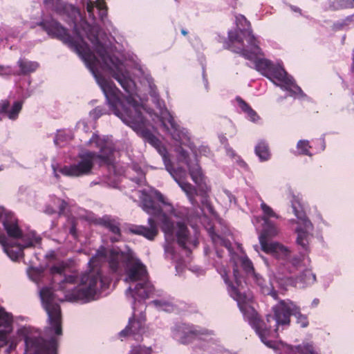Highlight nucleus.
I'll return each instance as SVG.
<instances>
[{
    "label": "nucleus",
    "mask_w": 354,
    "mask_h": 354,
    "mask_svg": "<svg viewBox=\"0 0 354 354\" xmlns=\"http://www.w3.org/2000/svg\"><path fill=\"white\" fill-rule=\"evenodd\" d=\"M128 354H151V349L150 347L138 345L132 346Z\"/></svg>",
    "instance_id": "32"
},
{
    "label": "nucleus",
    "mask_w": 354,
    "mask_h": 354,
    "mask_svg": "<svg viewBox=\"0 0 354 354\" xmlns=\"http://www.w3.org/2000/svg\"><path fill=\"white\" fill-rule=\"evenodd\" d=\"M261 291L265 295H271L275 299L277 298V291L274 290L272 286L271 287H269V286L263 287L262 286Z\"/></svg>",
    "instance_id": "34"
},
{
    "label": "nucleus",
    "mask_w": 354,
    "mask_h": 354,
    "mask_svg": "<svg viewBox=\"0 0 354 354\" xmlns=\"http://www.w3.org/2000/svg\"><path fill=\"white\" fill-rule=\"evenodd\" d=\"M292 264H293L294 266H296V265L297 264V259H294L292 260Z\"/></svg>",
    "instance_id": "49"
},
{
    "label": "nucleus",
    "mask_w": 354,
    "mask_h": 354,
    "mask_svg": "<svg viewBox=\"0 0 354 354\" xmlns=\"http://www.w3.org/2000/svg\"><path fill=\"white\" fill-rule=\"evenodd\" d=\"M0 221L8 235L12 239L2 241L3 250L11 260L17 261L21 257L24 249L40 244L41 239L39 235L33 230L22 233L15 218L3 208H0Z\"/></svg>",
    "instance_id": "8"
},
{
    "label": "nucleus",
    "mask_w": 354,
    "mask_h": 354,
    "mask_svg": "<svg viewBox=\"0 0 354 354\" xmlns=\"http://www.w3.org/2000/svg\"><path fill=\"white\" fill-rule=\"evenodd\" d=\"M64 9L68 12L70 11L71 13L70 15V17H71L73 22L77 21L78 19L81 18L80 10L74 7L72 5L65 6Z\"/></svg>",
    "instance_id": "33"
},
{
    "label": "nucleus",
    "mask_w": 354,
    "mask_h": 354,
    "mask_svg": "<svg viewBox=\"0 0 354 354\" xmlns=\"http://www.w3.org/2000/svg\"><path fill=\"white\" fill-rule=\"evenodd\" d=\"M273 315L266 317V323L262 322L259 317V327L263 331L267 339L274 340L277 337V333L290 322V315H294L297 323L301 327H306L308 324L307 317L300 313V308L289 299L280 300L272 307Z\"/></svg>",
    "instance_id": "9"
},
{
    "label": "nucleus",
    "mask_w": 354,
    "mask_h": 354,
    "mask_svg": "<svg viewBox=\"0 0 354 354\" xmlns=\"http://www.w3.org/2000/svg\"><path fill=\"white\" fill-rule=\"evenodd\" d=\"M149 227L143 225H135L129 228L131 232L142 235L149 240H153L158 234L156 224L152 218L148 219Z\"/></svg>",
    "instance_id": "20"
},
{
    "label": "nucleus",
    "mask_w": 354,
    "mask_h": 354,
    "mask_svg": "<svg viewBox=\"0 0 354 354\" xmlns=\"http://www.w3.org/2000/svg\"><path fill=\"white\" fill-rule=\"evenodd\" d=\"M237 102L241 110L246 114L248 120L253 122H256L259 120L257 113L243 100L237 98Z\"/></svg>",
    "instance_id": "24"
},
{
    "label": "nucleus",
    "mask_w": 354,
    "mask_h": 354,
    "mask_svg": "<svg viewBox=\"0 0 354 354\" xmlns=\"http://www.w3.org/2000/svg\"><path fill=\"white\" fill-rule=\"evenodd\" d=\"M354 0H330L328 8L338 10L343 8L353 7Z\"/></svg>",
    "instance_id": "28"
},
{
    "label": "nucleus",
    "mask_w": 354,
    "mask_h": 354,
    "mask_svg": "<svg viewBox=\"0 0 354 354\" xmlns=\"http://www.w3.org/2000/svg\"><path fill=\"white\" fill-rule=\"evenodd\" d=\"M44 1L46 5L56 8L59 0H44Z\"/></svg>",
    "instance_id": "37"
},
{
    "label": "nucleus",
    "mask_w": 354,
    "mask_h": 354,
    "mask_svg": "<svg viewBox=\"0 0 354 354\" xmlns=\"http://www.w3.org/2000/svg\"><path fill=\"white\" fill-rule=\"evenodd\" d=\"M259 218H256L255 219L252 220V223L255 225V223L257 222H259Z\"/></svg>",
    "instance_id": "48"
},
{
    "label": "nucleus",
    "mask_w": 354,
    "mask_h": 354,
    "mask_svg": "<svg viewBox=\"0 0 354 354\" xmlns=\"http://www.w3.org/2000/svg\"><path fill=\"white\" fill-rule=\"evenodd\" d=\"M73 134L69 130L58 131L54 140L55 144L57 146L62 147L68 141L72 140Z\"/></svg>",
    "instance_id": "25"
},
{
    "label": "nucleus",
    "mask_w": 354,
    "mask_h": 354,
    "mask_svg": "<svg viewBox=\"0 0 354 354\" xmlns=\"http://www.w3.org/2000/svg\"><path fill=\"white\" fill-rule=\"evenodd\" d=\"M103 114H104V109L100 106L96 107L90 112V116L95 120L99 118Z\"/></svg>",
    "instance_id": "35"
},
{
    "label": "nucleus",
    "mask_w": 354,
    "mask_h": 354,
    "mask_svg": "<svg viewBox=\"0 0 354 354\" xmlns=\"http://www.w3.org/2000/svg\"><path fill=\"white\" fill-rule=\"evenodd\" d=\"M315 218V221H317L318 223H322L325 224V221H324L322 214L319 212H317L316 213Z\"/></svg>",
    "instance_id": "38"
},
{
    "label": "nucleus",
    "mask_w": 354,
    "mask_h": 354,
    "mask_svg": "<svg viewBox=\"0 0 354 354\" xmlns=\"http://www.w3.org/2000/svg\"><path fill=\"white\" fill-rule=\"evenodd\" d=\"M182 33L185 35L187 34V32L184 30H182Z\"/></svg>",
    "instance_id": "52"
},
{
    "label": "nucleus",
    "mask_w": 354,
    "mask_h": 354,
    "mask_svg": "<svg viewBox=\"0 0 354 354\" xmlns=\"http://www.w3.org/2000/svg\"><path fill=\"white\" fill-rule=\"evenodd\" d=\"M152 304L160 310L171 312L174 309V307L171 302L163 299L154 300L152 301Z\"/></svg>",
    "instance_id": "29"
},
{
    "label": "nucleus",
    "mask_w": 354,
    "mask_h": 354,
    "mask_svg": "<svg viewBox=\"0 0 354 354\" xmlns=\"http://www.w3.org/2000/svg\"><path fill=\"white\" fill-rule=\"evenodd\" d=\"M84 122H79V126H80L81 124H84Z\"/></svg>",
    "instance_id": "55"
},
{
    "label": "nucleus",
    "mask_w": 354,
    "mask_h": 354,
    "mask_svg": "<svg viewBox=\"0 0 354 354\" xmlns=\"http://www.w3.org/2000/svg\"><path fill=\"white\" fill-rule=\"evenodd\" d=\"M12 74V68L10 66L0 64V76H9Z\"/></svg>",
    "instance_id": "36"
},
{
    "label": "nucleus",
    "mask_w": 354,
    "mask_h": 354,
    "mask_svg": "<svg viewBox=\"0 0 354 354\" xmlns=\"http://www.w3.org/2000/svg\"><path fill=\"white\" fill-rule=\"evenodd\" d=\"M255 153L261 161H266L270 157L268 144L265 141H259L255 147Z\"/></svg>",
    "instance_id": "23"
},
{
    "label": "nucleus",
    "mask_w": 354,
    "mask_h": 354,
    "mask_svg": "<svg viewBox=\"0 0 354 354\" xmlns=\"http://www.w3.org/2000/svg\"><path fill=\"white\" fill-rule=\"evenodd\" d=\"M239 164L241 167H245L246 166V164L241 160H239Z\"/></svg>",
    "instance_id": "45"
},
{
    "label": "nucleus",
    "mask_w": 354,
    "mask_h": 354,
    "mask_svg": "<svg viewBox=\"0 0 354 354\" xmlns=\"http://www.w3.org/2000/svg\"><path fill=\"white\" fill-rule=\"evenodd\" d=\"M104 263H108L113 272L120 271L125 267L124 281L129 284L126 296L133 301V313L119 336L122 340L125 337H132L138 341L146 332L145 315L142 307L140 310H136V302L141 303L149 298L154 288L147 280L145 266L134 257L127 245L122 248L101 246L88 263L90 269L81 274L78 285L73 288L71 286L76 283L77 278L69 273L68 264L62 261L52 266L50 274L55 286L53 291L48 288L50 302L57 304V301H59L84 304L97 299L111 283L110 279L104 277L98 268Z\"/></svg>",
    "instance_id": "2"
},
{
    "label": "nucleus",
    "mask_w": 354,
    "mask_h": 354,
    "mask_svg": "<svg viewBox=\"0 0 354 354\" xmlns=\"http://www.w3.org/2000/svg\"><path fill=\"white\" fill-rule=\"evenodd\" d=\"M22 106L23 101L17 100L11 104L8 100H3L0 102V114L9 120H15L18 118Z\"/></svg>",
    "instance_id": "18"
},
{
    "label": "nucleus",
    "mask_w": 354,
    "mask_h": 354,
    "mask_svg": "<svg viewBox=\"0 0 354 354\" xmlns=\"http://www.w3.org/2000/svg\"><path fill=\"white\" fill-rule=\"evenodd\" d=\"M46 257L47 258H54L55 257V252L54 251H50L46 254Z\"/></svg>",
    "instance_id": "41"
},
{
    "label": "nucleus",
    "mask_w": 354,
    "mask_h": 354,
    "mask_svg": "<svg viewBox=\"0 0 354 354\" xmlns=\"http://www.w3.org/2000/svg\"><path fill=\"white\" fill-rule=\"evenodd\" d=\"M313 304H315V305H317L318 304V300H314L313 301Z\"/></svg>",
    "instance_id": "51"
},
{
    "label": "nucleus",
    "mask_w": 354,
    "mask_h": 354,
    "mask_svg": "<svg viewBox=\"0 0 354 354\" xmlns=\"http://www.w3.org/2000/svg\"><path fill=\"white\" fill-rule=\"evenodd\" d=\"M48 292L47 287L39 290L43 307L48 315V326L45 331L50 339L44 342L39 332L30 326L25 325L19 327L17 334L20 339H24L25 354H57V339L53 336L62 335V315L59 304H51Z\"/></svg>",
    "instance_id": "4"
},
{
    "label": "nucleus",
    "mask_w": 354,
    "mask_h": 354,
    "mask_svg": "<svg viewBox=\"0 0 354 354\" xmlns=\"http://www.w3.org/2000/svg\"><path fill=\"white\" fill-rule=\"evenodd\" d=\"M172 337L181 344H187L195 342L198 346L194 351L196 354H205V349L201 346L205 345L201 342L213 334L212 331L206 329H199L198 327L180 324L175 326L171 330Z\"/></svg>",
    "instance_id": "13"
},
{
    "label": "nucleus",
    "mask_w": 354,
    "mask_h": 354,
    "mask_svg": "<svg viewBox=\"0 0 354 354\" xmlns=\"http://www.w3.org/2000/svg\"><path fill=\"white\" fill-rule=\"evenodd\" d=\"M318 142H319V144L321 145V148H320V150L322 151L325 148V145H324V141L322 139L319 140Z\"/></svg>",
    "instance_id": "43"
},
{
    "label": "nucleus",
    "mask_w": 354,
    "mask_h": 354,
    "mask_svg": "<svg viewBox=\"0 0 354 354\" xmlns=\"http://www.w3.org/2000/svg\"><path fill=\"white\" fill-rule=\"evenodd\" d=\"M28 275L30 280L37 284L43 282L44 279V271L37 268H30L28 271Z\"/></svg>",
    "instance_id": "27"
},
{
    "label": "nucleus",
    "mask_w": 354,
    "mask_h": 354,
    "mask_svg": "<svg viewBox=\"0 0 354 354\" xmlns=\"http://www.w3.org/2000/svg\"><path fill=\"white\" fill-rule=\"evenodd\" d=\"M209 150L206 147H203L201 149H200V153H203V154H205L206 152H207Z\"/></svg>",
    "instance_id": "44"
},
{
    "label": "nucleus",
    "mask_w": 354,
    "mask_h": 354,
    "mask_svg": "<svg viewBox=\"0 0 354 354\" xmlns=\"http://www.w3.org/2000/svg\"><path fill=\"white\" fill-rule=\"evenodd\" d=\"M97 223L106 228L113 236L110 237L111 242L118 241L120 237L119 223L110 216H104L97 221Z\"/></svg>",
    "instance_id": "21"
},
{
    "label": "nucleus",
    "mask_w": 354,
    "mask_h": 354,
    "mask_svg": "<svg viewBox=\"0 0 354 354\" xmlns=\"http://www.w3.org/2000/svg\"><path fill=\"white\" fill-rule=\"evenodd\" d=\"M58 201H59V202L60 203V204H59V212H63V211H64V209H65L66 204V203H65L64 201H59V200H58Z\"/></svg>",
    "instance_id": "39"
},
{
    "label": "nucleus",
    "mask_w": 354,
    "mask_h": 354,
    "mask_svg": "<svg viewBox=\"0 0 354 354\" xmlns=\"http://www.w3.org/2000/svg\"><path fill=\"white\" fill-rule=\"evenodd\" d=\"M4 167L2 165H0V171L3 169Z\"/></svg>",
    "instance_id": "50"
},
{
    "label": "nucleus",
    "mask_w": 354,
    "mask_h": 354,
    "mask_svg": "<svg viewBox=\"0 0 354 354\" xmlns=\"http://www.w3.org/2000/svg\"><path fill=\"white\" fill-rule=\"evenodd\" d=\"M16 345V342H15L14 341H12L10 344V348H12L13 347H15Z\"/></svg>",
    "instance_id": "47"
},
{
    "label": "nucleus",
    "mask_w": 354,
    "mask_h": 354,
    "mask_svg": "<svg viewBox=\"0 0 354 354\" xmlns=\"http://www.w3.org/2000/svg\"><path fill=\"white\" fill-rule=\"evenodd\" d=\"M162 123L165 131L172 139L180 145L187 146L196 155L195 147L192 142L191 135L187 129L180 127L167 109H161L160 116H156Z\"/></svg>",
    "instance_id": "14"
},
{
    "label": "nucleus",
    "mask_w": 354,
    "mask_h": 354,
    "mask_svg": "<svg viewBox=\"0 0 354 354\" xmlns=\"http://www.w3.org/2000/svg\"><path fill=\"white\" fill-rule=\"evenodd\" d=\"M13 322L12 316L6 312L4 308L0 307V341L7 342L8 335L12 330V324Z\"/></svg>",
    "instance_id": "19"
},
{
    "label": "nucleus",
    "mask_w": 354,
    "mask_h": 354,
    "mask_svg": "<svg viewBox=\"0 0 354 354\" xmlns=\"http://www.w3.org/2000/svg\"><path fill=\"white\" fill-rule=\"evenodd\" d=\"M59 39L75 51L84 62L102 91L113 113L157 150L162 158L166 170L185 193L191 203H196L195 196H200L203 198V205L211 209L207 201L211 187L206 183V178L197 159L192 161L188 159L185 150H178V160L187 165L189 175L197 186L195 188L185 180L187 177L185 170L174 167L165 147L146 129V115H149L153 120L154 118L144 107L136 84L129 76L127 64L113 54L102 39H88L92 45V50L84 39Z\"/></svg>",
    "instance_id": "1"
},
{
    "label": "nucleus",
    "mask_w": 354,
    "mask_h": 354,
    "mask_svg": "<svg viewBox=\"0 0 354 354\" xmlns=\"http://www.w3.org/2000/svg\"><path fill=\"white\" fill-rule=\"evenodd\" d=\"M216 253H217V255H218L219 257H221V254H220V253H219V252H218V250H216Z\"/></svg>",
    "instance_id": "54"
},
{
    "label": "nucleus",
    "mask_w": 354,
    "mask_h": 354,
    "mask_svg": "<svg viewBox=\"0 0 354 354\" xmlns=\"http://www.w3.org/2000/svg\"><path fill=\"white\" fill-rule=\"evenodd\" d=\"M232 259L234 263L233 269L234 283L230 281L225 268H217V271L227 286V290L230 297L236 301L244 319L249 323V318L251 317L249 308H252L255 312L256 310L252 304V296L250 294L242 292L241 280L239 277L238 267L239 266H241L248 277L255 279L259 286H261V277L255 273L252 261L246 256L232 257Z\"/></svg>",
    "instance_id": "7"
},
{
    "label": "nucleus",
    "mask_w": 354,
    "mask_h": 354,
    "mask_svg": "<svg viewBox=\"0 0 354 354\" xmlns=\"http://www.w3.org/2000/svg\"><path fill=\"white\" fill-rule=\"evenodd\" d=\"M249 313L251 315L249 318V324L255 330L261 341L266 346L273 348L279 354H318L311 342H303L297 346L293 347L282 342L267 339L264 332L261 331L259 327V315L251 308H249Z\"/></svg>",
    "instance_id": "11"
},
{
    "label": "nucleus",
    "mask_w": 354,
    "mask_h": 354,
    "mask_svg": "<svg viewBox=\"0 0 354 354\" xmlns=\"http://www.w3.org/2000/svg\"><path fill=\"white\" fill-rule=\"evenodd\" d=\"M263 211V226L259 236V240L261 250L267 254H271L277 259H285L290 254L289 249L276 241H270V239L276 236L279 232V228L273 224L270 219L279 218V216L273 209L264 202L261 203Z\"/></svg>",
    "instance_id": "10"
},
{
    "label": "nucleus",
    "mask_w": 354,
    "mask_h": 354,
    "mask_svg": "<svg viewBox=\"0 0 354 354\" xmlns=\"http://www.w3.org/2000/svg\"><path fill=\"white\" fill-rule=\"evenodd\" d=\"M82 4L86 6V11L92 21L95 19V11L97 10L100 20L104 23V26L107 28V24L104 21L106 17V7L103 0H97L91 1L90 0H82Z\"/></svg>",
    "instance_id": "17"
},
{
    "label": "nucleus",
    "mask_w": 354,
    "mask_h": 354,
    "mask_svg": "<svg viewBox=\"0 0 354 354\" xmlns=\"http://www.w3.org/2000/svg\"><path fill=\"white\" fill-rule=\"evenodd\" d=\"M88 145L99 149L98 153L84 151L79 154V160L77 162L64 165L59 169L55 165H52L54 176L58 178L60 174L68 177L89 175L95 162L100 166L109 165L113 162L114 145L110 137H100L97 134H93Z\"/></svg>",
    "instance_id": "6"
},
{
    "label": "nucleus",
    "mask_w": 354,
    "mask_h": 354,
    "mask_svg": "<svg viewBox=\"0 0 354 354\" xmlns=\"http://www.w3.org/2000/svg\"><path fill=\"white\" fill-rule=\"evenodd\" d=\"M71 232L74 235V229L73 228L71 230Z\"/></svg>",
    "instance_id": "53"
},
{
    "label": "nucleus",
    "mask_w": 354,
    "mask_h": 354,
    "mask_svg": "<svg viewBox=\"0 0 354 354\" xmlns=\"http://www.w3.org/2000/svg\"><path fill=\"white\" fill-rule=\"evenodd\" d=\"M290 201L293 213L297 218L290 221L291 224L296 225V243L307 251L309 241L313 236V225L305 214L301 198L299 195L292 194Z\"/></svg>",
    "instance_id": "12"
},
{
    "label": "nucleus",
    "mask_w": 354,
    "mask_h": 354,
    "mask_svg": "<svg viewBox=\"0 0 354 354\" xmlns=\"http://www.w3.org/2000/svg\"><path fill=\"white\" fill-rule=\"evenodd\" d=\"M353 66H352V70L354 71V48L353 50Z\"/></svg>",
    "instance_id": "46"
},
{
    "label": "nucleus",
    "mask_w": 354,
    "mask_h": 354,
    "mask_svg": "<svg viewBox=\"0 0 354 354\" xmlns=\"http://www.w3.org/2000/svg\"><path fill=\"white\" fill-rule=\"evenodd\" d=\"M274 279H277L279 284L284 288L288 286L304 288L311 286L316 280L315 275L310 270H304L297 279L283 275L278 272Z\"/></svg>",
    "instance_id": "16"
},
{
    "label": "nucleus",
    "mask_w": 354,
    "mask_h": 354,
    "mask_svg": "<svg viewBox=\"0 0 354 354\" xmlns=\"http://www.w3.org/2000/svg\"><path fill=\"white\" fill-rule=\"evenodd\" d=\"M55 210H53L52 212H50L49 213H53V212H55Z\"/></svg>",
    "instance_id": "57"
},
{
    "label": "nucleus",
    "mask_w": 354,
    "mask_h": 354,
    "mask_svg": "<svg viewBox=\"0 0 354 354\" xmlns=\"http://www.w3.org/2000/svg\"><path fill=\"white\" fill-rule=\"evenodd\" d=\"M140 199L141 207L147 214L157 217L160 222L161 229L165 234V253L167 259L177 262L176 268H180V263L178 261V255L175 249V238L177 243L186 253L195 248L198 243L194 237L189 236L185 225L177 221L175 227L172 218H180L178 213L172 205L164 201L163 196L152 187L137 192Z\"/></svg>",
    "instance_id": "3"
},
{
    "label": "nucleus",
    "mask_w": 354,
    "mask_h": 354,
    "mask_svg": "<svg viewBox=\"0 0 354 354\" xmlns=\"http://www.w3.org/2000/svg\"><path fill=\"white\" fill-rule=\"evenodd\" d=\"M19 68V74L27 75L35 72L39 68V64L35 61H30L26 58H20L17 63Z\"/></svg>",
    "instance_id": "22"
},
{
    "label": "nucleus",
    "mask_w": 354,
    "mask_h": 354,
    "mask_svg": "<svg viewBox=\"0 0 354 354\" xmlns=\"http://www.w3.org/2000/svg\"><path fill=\"white\" fill-rule=\"evenodd\" d=\"M141 73L142 75V79L140 80L141 84L144 86H147L149 90L150 95L151 96L155 97L156 95V86L153 84V80L152 77L147 73H145L144 71H141Z\"/></svg>",
    "instance_id": "26"
},
{
    "label": "nucleus",
    "mask_w": 354,
    "mask_h": 354,
    "mask_svg": "<svg viewBox=\"0 0 354 354\" xmlns=\"http://www.w3.org/2000/svg\"><path fill=\"white\" fill-rule=\"evenodd\" d=\"M236 23L238 28L237 30L228 32V38L230 42L229 48L231 50L232 48L246 46L244 44V40L248 43V34L253 35L251 30H246V28L250 26V24L243 15L236 16Z\"/></svg>",
    "instance_id": "15"
},
{
    "label": "nucleus",
    "mask_w": 354,
    "mask_h": 354,
    "mask_svg": "<svg viewBox=\"0 0 354 354\" xmlns=\"http://www.w3.org/2000/svg\"><path fill=\"white\" fill-rule=\"evenodd\" d=\"M226 196H227L230 203H232V199L234 198L232 195L229 192H225Z\"/></svg>",
    "instance_id": "42"
},
{
    "label": "nucleus",
    "mask_w": 354,
    "mask_h": 354,
    "mask_svg": "<svg viewBox=\"0 0 354 354\" xmlns=\"http://www.w3.org/2000/svg\"><path fill=\"white\" fill-rule=\"evenodd\" d=\"M232 51L252 62L257 71L268 77L276 86L287 91L289 96L297 98L305 96L301 88L295 84L292 77L288 75L280 64L274 65L268 59L263 57L259 41L254 35L248 34L246 46L232 48Z\"/></svg>",
    "instance_id": "5"
},
{
    "label": "nucleus",
    "mask_w": 354,
    "mask_h": 354,
    "mask_svg": "<svg viewBox=\"0 0 354 354\" xmlns=\"http://www.w3.org/2000/svg\"><path fill=\"white\" fill-rule=\"evenodd\" d=\"M226 151H227V153L228 156H230L231 157H234L235 156V153H234V151L232 149L226 148Z\"/></svg>",
    "instance_id": "40"
},
{
    "label": "nucleus",
    "mask_w": 354,
    "mask_h": 354,
    "mask_svg": "<svg viewBox=\"0 0 354 354\" xmlns=\"http://www.w3.org/2000/svg\"><path fill=\"white\" fill-rule=\"evenodd\" d=\"M212 240L215 245V247H218L219 245H223L225 248H226L229 252H230V242L227 240H225V239L222 238L219 235L212 234Z\"/></svg>",
    "instance_id": "31"
},
{
    "label": "nucleus",
    "mask_w": 354,
    "mask_h": 354,
    "mask_svg": "<svg viewBox=\"0 0 354 354\" xmlns=\"http://www.w3.org/2000/svg\"><path fill=\"white\" fill-rule=\"evenodd\" d=\"M297 148L299 154L306 155L309 156H312V153L310 152V149L311 148V147L309 145V142L308 140H299L297 142Z\"/></svg>",
    "instance_id": "30"
},
{
    "label": "nucleus",
    "mask_w": 354,
    "mask_h": 354,
    "mask_svg": "<svg viewBox=\"0 0 354 354\" xmlns=\"http://www.w3.org/2000/svg\"><path fill=\"white\" fill-rule=\"evenodd\" d=\"M207 347H208V348H207V349L209 350V348H210V347H212V345H208V346H207Z\"/></svg>",
    "instance_id": "56"
}]
</instances>
